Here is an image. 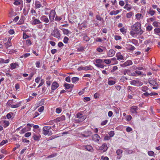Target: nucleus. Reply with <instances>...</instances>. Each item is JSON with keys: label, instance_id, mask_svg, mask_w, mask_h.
<instances>
[{"label": "nucleus", "instance_id": "nucleus-18", "mask_svg": "<svg viewBox=\"0 0 160 160\" xmlns=\"http://www.w3.org/2000/svg\"><path fill=\"white\" fill-rule=\"evenodd\" d=\"M11 40V39H10V40L9 39H8L7 42L5 43V45L6 48H8L9 47L12 46Z\"/></svg>", "mask_w": 160, "mask_h": 160}, {"label": "nucleus", "instance_id": "nucleus-59", "mask_svg": "<svg viewBox=\"0 0 160 160\" xmlns=\"http://www.w3.org/2000/svg\"><path fill=\"white\" fill-rule=\"evenodd\" d=\"M62 111V110L59 108H57L56 109V112L58 113H60Z\"/></svg>", "mask_w": 160, "mask_h": 160}, {"label": "nucleus", "instance_id": "nucleus-51", "mask_svg": "<svg viewBox=\"0 0 160 160\" xmlns=\"http://www.w3.org/2000/svg\"><path fill=\"white\" fill-rule=\"evenodd\" d=\"M15 1L13 3V4L16 5H19L20 4V2L19 1L20 0H14Z\"/></svg>", "mask_w": 160, "mask_h": 160}, {"label": "nucleus", "instance_id": "nucleus-37", "mask_svg": "<svg viewBox=\"0 0 160 160\" xmlns=\"http://www.w3.org/2000/svg\"><path fill=\"white\" fill-rule=\"evenodd\" d=\"M26 44L28 46H30L32 45V43L30 39L26 40Z\"/></svg>", "mask_w": 160, "mask_h": 160}, {"label": "nucleus", "instance_id": "nucleus-33", "mask_svg": "<svg viewBox=\"0 0 160 160\" xmlns=\"http://www.w3.org/2000/svg\"><path fill=\"white\" fill-rule=\"evenodd\" d=\"M148 155L150 156H153L154 155V152L152 151H149L148 152Z\"/></svg>", "mask_w": 160, "mask_h": 160}, {"label": "nucleus", "instance_id": "nucleus-27", "mask_svg": "<svg viewBox=\"0 0 160 160\" xmlns=\"http://www.w3.org/2000/svg\"><path fill=\"white\" fill-rule=\"evenodd\" d=\"M44 103V100L43 99H42L40 101L38 102V103H37L36 105L37 106H41Z\"/></svg>", "mask_w": 160, "mask_h": 160}, {"label": "nucleus", "instance_id": "nucleus-43", "mask_svg": "<svg viewBox=\"0 0 160 160\" xmlns=\"http://www.w3.org/2000/svg\"><path fill=\"white\" fill-rule=\"evenodd\" d=\"M109 136L111 138L114 136V132L113 131H111L108 132Z\"/></svg>", "mask_w": 160, "mask_h": 160}, {"label": "nucleus", "instance_id": "nucleus-31", "mask_svg": "<svg viewBox=\"0 0 160 160\" xmlns=\"http://www.w3.org/2000/svg\"><path fill=\"white\" fill-rule=\"evenodd\" d=\"M96 62L97 64H101L102 62H104L103 59H98L96 60Z\"/></svg>", "mask_w": 160, "mask_h": 160}, {"label": "nucleus", "instance_id": "nucleus-61", "mask_svg": "<svg viewBox=\"0 0 160 160\" xmlns=\"http://www.w3.org/2000/svg\"><path fill=\"white\" fill-rule=\"evenodd\" d=\"M29 37V36L27 35L26 33H23V38L24 39H26Z\"/></svg>", "mask_w": 160, "mask_h": 160}, {"label": "nucleus", "instance_id": "nucleus-41", "mask_svg": "<svg viewBox=\"0 0 160 160\" xmlns=\"http://www.w3.org/2000/svg\"><path fill=\"white\" fill-rule=\"evenodd\" d=\"M57 154L56 153H53L52 154H51L48 157H47V158H51L53 157H54L56 156Z\"/></svg>", "mask_w": 160, "mask_h": 160}, {"label": "nucleus", "instance_id": "nucleus-60", "mask_svg": "<svg viewBox=\"0 0 160 160\" xmlns=\"http://www.w3.org/2000/svg\"><path fill=\"white\" fill-rule=\"evenodd\" d=\"M83 116L82 115V114L78 113L77 114L76 117L77 118H78V119Z\"/></svg>", "mask_w": 160, "mask_h": 160}, {"label": "nucleus", "instance_id": "nucleus-46", "mask_svg": "<svg viewBox=\"0 0 160 160\" xmlns=\"http://www.w3.org/2000/svg\"><path fill=\"white\" fill-rule=\"evenodd\" d=\"M8 140H4L0 143V145L2 146L4 145L6 143L8 142Z\"/></svg>", "mask_w": 160, "mask_h": 160}, {"label": "nucleus", "instance_id": "nucleus-13", "mask_svg": "<svg viewBox=\"0 0 160 160\" xmlns=\"http://www.w3.org/2000/svg\"><path fill=\"white\" fill-rule=\"evenodd\" d=\"M40 19L42 21L46 23H48L49 22V20L48 18L46 16L43 15L42 16Z\"/></svg>", "mask_w": 160, "mask_h": 160}, {"label": "nucleus", "instance_id": "nucleus-48", "mask_svg": "<svg viewBox=\"0 0 160 160\" xmlns=\"http://www.w3.org/2000/svg\"><path fill=\"white\" fill-rule=\"evenodd\" d=\"M103 62L106 64H109L111 62V61L109 59H104L103 60Z\"/></svg>", "mask_w": 160, "mask_h": 160}, {"label": "nucleus", "instance_id": "nucleus-19", "mask_svg": "<svg viewBox=\"0 0 160 160\" xmlns=\"http://www.w3.org/2000/svg\"><path fill=\"white\" fill-rule=\"evenodd\" d=\"M35 8H39L41 7H43L42 6L41 4L40 3V2L38 1H36V2L35 3Z\"/></svg>", "mask_w": 160, "mask_h": 160}, {"label": "nucleus", "instance_id": "nucleus-14", "mask_svg": "<svg viewBox=\"0 0 160 160\" xmlns=\"http://www.w3.org/2000/svg\"><path fill=\"white\" fill-rule=\"evenodd\" d=\"M122 150L121 149H118L117 150L116 153L117 155L118 156L117 158L118 159H120L121 156L122 154Z\"/></svg>", "mask_w": 160, "mask_h": 160}, {"label": "nucleus", "instance_id": "nucleus-50", "mask_svg": "<svg viewBox=\"0 0 160 160\" xmlns=\"http://www.w3.org/2000/svg\"><path fill=\"white\" fill-rule=\"evenodd\" d=\"M128 80V78L124 76L122 77L120 79V80L122 82H124L125 80Z\"/></svg>", "mask_w": 160, "mask_h": 160}, {"label": "nucleus", "instance_id": "nucleus-11", "mask_svg": "<svg viewBox=\"0 0 160 160\" xmlns=\"http://www.w3.org/2000/svg\"><path fill=\"white\" fill-rule=\"evenodd\" d=\"M116 56L117 58V59L118 60H124V58L123 56L122 55L121 53L120 52H118L116 54Z\"/></svg>", "mask_w": 160, "mask_h": 160}, {"label": "nucleus", "instance_id": "nucleus-49", "mask_svg": "<svg viewBox=\"0 0 160 160\" xmlns=\"http://www.w3.org/2000/svg\"><path fill=\"white\" fill-rule=\"evenodd\" d=\"M147 12L150 14L151 16H153L155 12L153 10H150L148 12V11Z\"/></svg>", "mask_w": 160, "mask_h": 160}, {"label": "nucleus", "instance_id": "nucleus-42", "mask_svg": "<svg viewBox=\"0 0 160 160\" xmlns=\"http://www.w3.org/2000/svg\"><path fill=\"white\" fill-rule=\"evenodd\" d=\"M148 89V87L146 86H144L142 87L141 90L144 92H146Z\"/></svg>", "mask_w": 160, "mask_h": 160}, {"label": "nucleus", "instance_id": "nucleus-47", "mask_svg": "<svg viewBox=\"0 0 160 160\" xmlns=\"http://www.w3.org/2000/svg\"><path fill=\"white\" fill-rule=\"evenodd\" d=\"M142 16V14L141 13H137L136 15V18L138 20H139Z\"/></svg>", "mask_w": 160, "mask_h": 160}, {"label": "nucleus", "instance_id": "nucleus-30", "mask_svg": "<svg viewBox=\"0 0 160 160\" xmlns=\"http://www.w3.org/2000/svg\"><path fill=\"white\" fill-rule=\"evenodd\" d=\"M128 75L130 76H136V73L134 72H131V71L129 70L128 71Z\"/></svg>", "mask_w": 160, "mask_h": 160}, {"label": "nucleus", "instance_id": "nucleus-62", "mask_svg": "<svg viewBox=\"0 0 160 160\" xmlns=\"http://www.w3.org/2000/svg\"><path fill=\"white\" fill-rule=\"evenodd\" d=\"M64 45L62 42H59L58 43V46L59 48H61Z\"/></svg>", "mask_w": 160, "mask_h": 160}, {"label": "nucleus", "instance_id": "nucleus-55", "mask_svg": "<svg viewBox=\"0 0 160 160\" xmlns=\"http://www.w3.org/2000/svg\"><path fill=\"white\" fill-rule=\"evenodd\" d=\"M31 135V132H28L26 133L25 134L24 136L25 137L28 138V137H29Z\"/></svg>", "mask_w": 160, "mask_h": 160}, {"label": "nucleus", "instance_id": "nucleus-38", "mask_svg": "<svg viewBox=\"0 0 160 160\" xmlns=\"http://www.w3.org/2000/svg\"><path fill=\"white\" fill-rule=\"evenodd\" d=\"M64 87H65L66 89H69L71 87V85L70 84L66 83L64 85Z\"/></svg>", "mask_w": 160, "mask_h": 160}, {"label": "nucleus", "instance_id": "nucleus-21", "mask_svg": "<svg viewBox=\"0 0 160 160\" xmlns=\"http://www.w3.org/2000/svg\"><path fill=\"white\" fill-rule=\"evenodd\" d=\"M115 53L114 51L112 49H110L108 52V56L110 57H112L114 56Z\"/></svg>", "mask_w": 160, "mask_h": 160}, {"label": "nucleus", "instance_id": "nucleus-8", "mask_svg": "<svg viewBox=\"0 0 160 160\" xmlns=\"http://www.w3.org/2000/svg\"><path fill=\"white\" fill-rule=\"evenodd\" d=\"M138 109L137 106H133L131 108L130 111L132 113L136 114L137 113V111Z\"/></svg>", "mask_w": 160, "mask_h": 160}, {"label": "nucleus", "instance_id": "nucleus-23", "mask_svg": "<svg viewBox=\"0 0 160 160\" xmlns=\"http://www.w3.org/2000/svg\"><path fill=\"white\" fill-rule=\"evenodd\" d=\"M120 12V11L119 10H117L116 11H111V12H110L109 14L110 15H117L118 13Z\"/></svg>", "mask_w": 160, "mask_h": 160}, {"label": "nucleus", "instance_id": "nucleus-35", "mask_svg": "<svg viewBox=\"0 0 160 160\" xmlns=\"http://www.w3.org/2000/svg\"><path fill=\"white\" fill-rule=\"evenodd\" d=\"M62 31L63 33L65 35H68V34L69 33V31L67 29H62Z\"/></svg>", "mask_w": 160, "mask_h": 160}, {"label": "nucleus", "instance_id": "nucleus-5", "mask_svg": "<svg viewBox=\"0 0 160 160\" xmlns=\"http://www.w3.org/2000/svg\"><path fill=\"white\" fill-rule=\"evenodd\" d=\"M59 86V84L57 82H53L51 86L52 91L50 92V93H52Z\"/></svg>", "mask_w": 160, "mask_h": 160}, {"label": "nucleus", "instance_id": "nucleus-53", "mask_svg": "<svg viewBox=\"0 0 160 160\" xmlns=\"http://www.w3.org/2000/svg\"><path fill=\"white\" fill-rule=\"evenodd\" d=\"M68 38L67 37H65L64 38L63 42L65 43H67L68 42Z\"/></svg>", "mask_w": 160, "mask_h": 160}, {"label": "nucleus", "instance_id": "nucleus-17", "mask_svg": "<svg viewBox=\"0 0 160 160\" xmlns=\"http://www.w3.org/2000/svg\"><path fill=\"white\" fill-rule=\"evenodd\" d=\"M65 117L64 115H62L60 117L57 118L55 120L57 122H59L61 121H62L65 120Z\"/></svg>", "mask_w": 160, "mask_h": 160}, {"label": "nucleus", "instance_id": "nucleus-44", "mask_svg": "<svg viewBox=\"0 0 160 160\" xmlns=\"http://www.w3.org/2000/svg\"><path fill=\"white\" fill-rule=\"evenodd\" d=\"M83 39L84 41H85L86 42H88L89 41L90 38L87 35H85L83 37Z\"/></svg>", "mask_w": 160, "mask_h": 160}, {"label": "nucleus", "instance_id": "nucleus-57", "mask_svg": "<svg viewBox=\"0 0 160 160\" xmlns=\"http://www.w3.org/2000/svg\"><path fill=\"white\" fill-rule=\"evenodd\" d=\"M154 32L157 33H160V28H155L154 30Z\"/></svg>", "mask_w": 160, "mask_h": 160}, {"label": "nucleus", "instance_id": "nucleus-7", "mask_svg": "<svg viewBox=\"0 0 160 160\" xmlns=\"http://www.w3.org/2000/svg\"><path fill=\"white\" fill-rule=\"evenodd\" d=\"M148 82L151 85L153 86H158V83L156 81L154 80L152 78H149L148 79Z\"/></svg>", "mask_w": 160, "mask_h": 160}, {"label": "nucleus", "instance_id": "nucleus-28", "mask_svg": "<svg viewBox=\"0 0 160 160\" xmlns=\"http://www.w3.org/2000/svg\"><path fill=\"white\" fill-rule=\"evenodd\" d=\"M92 69V67L91 66H88L84 67V70L85 71L91 70Z\"/></svg>", "mask_w": 160, "mask_h": 160}, {"label": "nucleus", "instance_id": "nucleus-26", "mask_svg": "<svg viewBox=\"0 0 160 160\" xmlns=\"http://www.w3.org/2000/svg\"><path fill=\"white\" fill-rule=\"evenodd\" d=\"M79 80V78L77 77H74L72 78V82L73 83H75L76 82L78 81Z\"/></svg>", "mask_w": 160, "mask_h": 160}, {"label": "nucleus", "instance_id": "nucleus-63", "mask_svg": "<svg viewBox=\"0 0 160 160\" xmlns=\"http://www.w3.org/2000/svg\"><path fill=\"white\" fill-rule=\"evenodd\" d=\"M132 129L129 127H128L126 129V131L127 132H130L132 131Z\"/></svg>", "mask_w": 160, "mask_h": 160}, {"label": "nucleus", "instance_id": "nucleus-25", "mask_svg": "<svg viewBox=\"0 0 160 160\" xmlns=\"http://www.w3.org/2000/svg\"><path fill=\"white\" fill-rule=\"evenodd\" d=\"M129 6H130V5L128 4V2H126L125 6L124 7V8L127 9L128 11H129L131 9V8L129 7Z\"/></svg>", "mask_w": 160, "mask_h": 160}, {"label": "nucleus", "instance_id": "nucleus-64", "mask_svg": "<svg viewBox=\"0 0 160 160\" xmlns=\"http://www.w3.org/2000/svg\"><path fill=\"white\" fill-rule=\"evenodd\" d=\"M44 106H42L40 108L38 109V111L39 112H42V111H43V110H44Z\"/></svg>", "mask_w": 160, "mask_h": 160}, {"label": "nucleus", "instance_id": "nucleus-39", "mask_svg": "<svg viewBox=\"0 0 160 160\" xmlns=\"http://www.w3.org/2000/svg\"><path fill=\"white\" fill-rule=\"evenodd\" d=\"M85 133L87 137H88L90 136L92 134V132L90 131H88L87 132H85Z\"/></svg>", "mask_w": 160, "mask_h": 160}, {"label": "nucleus", "instance_id": "nucleus-1", "mask_svg": "<svg viewBox=\"0 0 160 160\" xmlns=\"http://www.w3.org/2000/svg\"><path fill=\"white\" fill-rule=\"evenodd\" d=\"M131 28L132 31L130 32V33L132 36L135 34L140 35L143 32V31L141 29V24L139 22H137L132 26Z\"/></svg>", "mask_w": 160, "mask_h": 160}, {"label": "nucleus", "instance_id": "nucleus-24", "mask_svg": "<svg viewBox=\"0 0 160 160\" xmlns=\"http://www.w3.org/2000/svg\"><path fill=\"white\" fill-rule=\"evenodd\" d=\"M40 138V136L36 135L35 134H33V138L34 140L36 141H38Z\"/></svg>", "mask_w": 160, "mask_h": 160}, {"label": "nucleus", "instance_id": "nucleus-2", "mask_svg": "<svg viewBox=\"0 0 160 160\" xmlns=\"http://www.w3.org/2000/svg\"><path fill=\"white\" fill-rule=\"evenodd\" d=\"M51 127L50 126H45L43 128V132L44 135H48L49 136L52 134V131L50 130Z\"/></svg>", "mask_w": 160, "mask_h": 160}, {"label": "nucleus", "instance_id": "nucleus-6", "mask_svg": "<svg viewBox=\"0 0 160 160\" xmlns=\"http://www.w3.org/2000/svg\"><path fill=\"white\" fill-rule=\"evenodd\" d=\"M92 140L95 142H98L101 139L100 137L97 134H95L92 136Z\"/></svg>", "mask_w": 160, "mask_h": 160}, {"label": "nucleus", "instance_id": "nucleus-15", "mask_svg": "<svg viewBox=\"0 0 160 160\" xmlns=\"http://www.w3.org/2000/svg\"><path fill=\"white\" fill-rule=\"evenodd\" d=\"M18 67V65L16 63H12L10 64V69L11 70L17 68Z\"/></svg>", "mask_w": 160, "mask_h": 160}, {"label": "nucleus", "instance_id": "nucleus-58", "mask_svg": "<svg viewBox=\"0 0 160 160\" xmlns=\"http://www.w3.org/2000/svg\"><path fill=\"white\" fill-rule=\"evenodd\" d=\"M114 38L116 40H118L121 39V36H119L116 35L115 36Z\"/></svg>", "mask_w": 160, "mask_h": 160}, {"label": "nucleus", "instance_id": "nucleus-34", "mask_svg": "<svg viewBox=\"0 0 160 160\" xmlns=\"http://www.w3.org/2000/svg\"><path fill=\"white\" fill-rule=\"evenodd\" d=\"M115 82L113 80H108V84L110 85H112L115 84Z\"/></svg>", "mask_w": 160, "mask_h": 160}, {"label": "nucleus", "instance_id": "nucleus-29", "mask_svg": "<svg viewBox=\"0 0 160 160\" xmlns=\"http://www.w3.org/2000/svg\"><path fill=\"white\" fill-rule=\"evenodd\" d=\"M96 18L97 19V20H98L99 21H101L102 22H104V20L103 18L102 17H100V16H98V15L96 16Z\"/></svg>", "mask_w": 160, "mask_h": 160}, {"label": "nucleus", "instance_id": "nucleus-9", "mask_svg": "<svg viewBox=\"0 0 160 160\" xmlns=\"http://www.w3.org/2000/svg\"><path fill=\"white\" fill-rule=\"evenodd\" d=\"M132 64V62L131 60H128L125 62L124 63L121 64L120 66L121 67H126L128 66L131 65Z\"/></svg>", "mask_w": 160, "mask_h": 160}, {"label": "nucleus", "instance_id": "nucleus-45", "mask_svg": "<svg viewBox=\"0 0 160 160\" xmlns=\"http://www.w3.org/2000/svg\"><path fill=\"white\" fill-rule=\"evenodd\" d=\"M120 31L122 32L123 34H124L126 33V31L125 30V28L124 27L120 29Z\"/></svg>", "mask_w": 160, "mask_h": 160}, {"label": "nucleus", "instance_id": "nucleus-36", "mask_svg": "<svg viewBox=\"0 0 160 160\" xmlns=\"http://www.w3.org/2000/svg\"><path fill=\"white\" fill-rule=\"evenodd\" d=\"M9 124V122L7 121H4L3 122V124H4V128H6L7 126H8Z\"/></svg>", "mask_w": 160, "mask_h": 160}, {"label": "nucleus", "instance_id": "nucleus-22", "mask_svg": "<svg viewBox=\"0 0 160 160\" xmlns=\"http://www.w3.org/2000/svg\"><path fill=\"white\" fill-rule=\"evenodd\" d=\"M21 105V102H18L17 104L15 105H11V107L12 108H18Z\"/></svg>", "mask_w": 160, "mask_h": 160}, {"label": "nucleus", "instance_id": "nucleus-40", "mask_svg": "<svg viewBox=\"0 0 160 160\" xmlns=\"http://www.w3.org/2000/svg\"><path fill=\"white\" fill-rule=\"evenodd\" d=\"M132 12H130L127 13L126 14L127 17L128 18H130L132 17Z\"/></svg>", "mask_w": 160, "mask_h": 160}, {"label": "nucleus", "instance_id": "nucleus-12", "mask_svg": "<svg viewBox=\"0 0 160 160\" xmlns=\"http://www.w3.org/2000/svg\"><path fill=\"white\" fill-rule=\"evenodd\" d=\"M83 147L85 149L88 151L91 152H92L93 151V148L90 145H84L83 146Z\"/></svg>", "mask_w": 160, "mask_h": 160}, {"label": "nucleus", "instance_id": "nucleus-10", "mask_svg": "<svg viewBox=\"0 0 160 160\" xmlns=\"http://www.w3.org/2000/svg\"><path fill=\"white\" fill-rule=\"evenodd\" d=\"M108 147L106 143L102 144V145L99 148V150H102L103 152L106 151L108 149Z\"/></svg>", "mask_w": 160, "mask_h": 160}, {"label": "nucleus", "instance_id": "nucleus-20", "mask_svg": "<svg viewBox=\"0 0 160 160\" xmlns=\"http://www.w3.org/2000/svg\"><path fill=\"white\" fill-rule=\"evenodd\" d=\"M86 118L85 116H83L81 118L76 119V121L77 122H82Z\"/></svg>", "mask_w": 160, "mask_h": 160}, {"label": "nucleus", "instance_id": "nucleus-52", "mask_svg": "<svg viewBox=\"0 0 160 160\" xmlns=\"http://www.w3.org/2000/svg\"><path fill=\"white\" fill-rule=\"evenodd\" d=\"M95 66L98 68H103L104 67V65L102 64H95Z\"/></svg>", "mask_w": 160, "mask_h": 160}, {"label": "nucleus", "instance_id": "nucleus-56", "mask_svg": "<svg viewBox=\"0 0 160 160\" xmlns=\"http://www.w3.org/2000/svg\"><path fill=\"white\" fill-rule=\"evenodd\" d=\"M12 112L8 113L6 115V117L8 119H10L12 117L11 114H12Z\"/></svg>", "mask_w": 160, "mask_h": 160}, {"label": "nucleus", "instance_id": "nucleus-54", "mask_svg": "<svg viewBox=\"0 0 160 160\" xmlns=\"http://www.w3.org/2000/svg\"><path fill=\"white\" fill-rule=\"evenodd\" d=\"M129 70H128V69H125V70H123L122 72V73H123L124 75H126L127 74H128V71Z\"/></svg>", "mask_w": 160, "mask_h": 160}, {"label": "nucleus", "instance_id": "nucleus-4", "mask_svg": "<svg viewBox=\"0 0 160 160\" xmlns=\"http://www.w3.org/2000/svg\"><path fill=\"white\" fill-rule=\"evenodd\" d=\"M51 35L55 38H60L61 35L59 30L58 28H55L52 33Z\"/></svg>", "mask_w": 160, "mask_h": 160}, {"label": "nucleus", "instance_id": "nucleus-16", "mask_svg": "<svg viewBox=\"0 0 160 160\" xmlns=\"http://www.w3.org/2000/svg\"><path fill=\"white\" fill-rule=\"evenodd\" d=\"M42 23L38 19H35L34 20H32L31 23L33 25H35L37 24Z\"/></svg>", "mask_w": 160, "mask_h": 160}, {"label": "nucleus", "instance_id": "nucleus-3", "mask_svg": "<svg viewBox=\"0 0 160 160\" xmlns=\"http://www.w3.org/2000/svg\"><path fill=\"white\" fill-rule=\"evenodd\" d=\"M130 84L137 87L142 86L143 84V83L138 80H133L130 81Z\"/></svg>", "mask_w": 160, "mask_h": 160}, {"label": "nucleus", "instance_id": "nucleus-32", "mask_svg": "<svg viewBox=\"0 0 160 160\" xmlns=\"http://www.w3.org/2000/svg\"><path fill=\"white\" fill-rule=\"evenodd\" d=\"M131 42L132 43L137 46L138 45V41L137 40L132 39L131 40Z\"/></svg>", "mask_w": 160, "mask_h": 160}]
</instances>
